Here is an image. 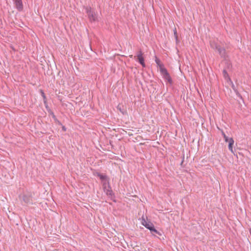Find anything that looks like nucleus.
<instances>
[{
    "mask_svg": "<svg viewBox=\"0 0 251 251\" xmlns=\"http://www.w3.org/2000/svg\"><path fill=\"white\" fill-rule=\"evenodd\" d=\"M85 11L88 14V18L90 21H95L97 19V14L91 11V8L90 7H86L85 8Z\"/></svg>",
    "mask_w": 251,
    "mask_h": 251,
    "instance_id": "obj_1",
    "label": "nucleus"
},
{
    "mask_svg": "<svg viewBox=\"0 0 251 251\" xmlns=\"http://www.w3.org/2000/svg\"><path fill=\"white\" fill-rule=\"evenodd\" d=\"M141 223L145 227L149 229L151 231L153 230L154 226L153 224L151 222L146 220L144 216L142 217Z\"/></svg>",
    "mask_w": 251,
    "mask_h": 251,
    "instance_id": "obj_2",
    "label": "nucleus"
},
{
    "mask_svg": "<svg viewBox=\"0 0 251 251\" xmlns=\"http://www.w3.org/2000/svg\"><path fill=\"white\" fill-rule=\"evenodd\" d=\"M215 48L218 50V53L222 57H225L226 55V50L223 48L220 47L218 45H215Z\"/></svg>",
    "mask_w": 251,
    "mask_h": 251,
    "instance_id": "obj_3",
    "label": "nucleus"
},
{
    "mask_svg": "<svg viewBox=\"0 0 251 251\" xmlns=\"http://www.w3.org/2000/svg\"><path fill=\"white\" fill-rule=\"evenodd\" d=\"M137 59L140 64L143 67H145V64L144 62V59L142 56V51L140 50L137 55Z\"/></svg>",
    "mask_w": 251,
    "mask_h": 251,
    "instance_id": "obj_4",
    "label": "nucleus"
},
{
    "mask_svg": "<svg viewBox=\"0 0 251 251\" xmlns=\"http://www.w3.org/2000/svg\"><path fill=\"white\" fill-rule=\"evenodd\" d=\"M14 2L18 10L19 11L22 10L23 6L22 0H14Z\"/></svg>",
    "mask_w": 251,
    "mask_h": 251,
    "instance_id": "obj_5",
    "label": "nucleus"
},
{
    "mask_svg": "<svg viewBox=\"0 0 251 251\" xmlns=\"http://www.w3.org/2000/svg\"><path fill=\"white\" fill-rule=\"evenodd\" d=\"M23 201L26 203H31V198L30 196L24 195L23 197Z\"/></svg>",
    "mask_w": 251,
    "mask_h": 251,
    "instance_id": "obj_6",
    "label": "nucleus"
},
{
    "mask_svg": "<svg viewBox=\"0 0 251 251\" xmlns=\"http://www.w3.org/2000/svg\"><path fill=\"white\" fill-rule=\"evenodd\" d=\"M99 176L100 177V179L103 182V185H106V183L108 182L107 176H106L102 175H100Z\"/></svg>",
    "mask_w": 251,
    "mask_h": 251,
    "instance_id": "obj_7",
    "label": "nucleus"
},
{
    "mask_svg": "<svg viewBox=\"0 0 251 251\" xmlns=\"http://www.w3.org/2000/svg\"><path fill=\"white\" fill-rule=\"evenodd\" d=\"M234 144V140L232 138H230L228 144V149L231 151V152H233L232 145Z\"/></svg>",
    "mask_w": 251,
    "mask_h": 251,
    "instance_id": "obj_8",
    "label": "nucleus"
},
{
    "mask_svg": "<svg viewBox=\"0 0 251 251\" xmlns=\"http://www.w3.org/2000/svg\"><path fill=\"white\" fill-rule=\"evenodd\" d=\"M160 72H161L162 75H163V77L165 75L168 74L167 70L166 69H165L164 68H163V66H161L160 67Z\"/></svg>",
    "mask_w": 251,
    "mask_h": 251,
    "instance_id": "obj_9",
    "label": "nucleus"
},
{
    "mask_svg": "<svg viewBox=\"0 0 251 251\" xmlns=\"http://www.w3.org/2000/svg\"><path fill=\"white\" fill-rule=\"evenodd\" d=\"M165 79H166L168 82H169L170 83H171L172 82V79H171V78L169 74H167V75H165L163 77Z\"/></svg>",
    "mask_w": 251,
    "mask_h": 251,
    "instance_id": "obj_10",
    "label": "nucleus"
},
{
    "mask_svg": "<svg viewBox=\"0 0 251 251\" xmlns=\"http://www.w3.org/2000/svg\"><path fill=\"white\" fill-rule=\"evenodd\" d=\"M151 233L152 234V235H154V234H158V235H161V233L159 231H157V230L154 228V227H153V230H151Z\"/></svg>",
    "mask_w": 251,
    "mask_h": 251,
    "instance_id": "obj_11",
    "label": "nucleus"
},
{
    "mask_svg": "<svg viewBox=\"0 0 251 251\" xmlns=\"http://www.w3.org/2000/svg\"><path fill=\"white\" fill-rule=\"evenodd\" d=\"M155 61L156 63L157 64V65H158L160 67L161 66H163L160 62V60L159 59H158L156 57Z\"/></svg>",
    "mask_w": 251,
    "mask_h": 251,
    "instance_id": "obj_12",
    "label": "nucleus"
},
{
    "mask_svg": "<svg viewBox=\"0 0 251 251\" xmlns=\"http://www.w3.org/2000/svg\"><path fill=\"white\" fill-rule=\"evenodd\" d=\"M105 192L107 195H109L110 196L112 195V191L110 190L109 188H108L107 189H106Z\"/></svg>",
    "mask_w": 251,
    "mask_h": 251,
    "instance_id": "obj_13",
    "label": "nucleus"
},
{
    "mask_svg": "<svg viewBox=\"0 0 251 251\" xmlns=\"http://www.w3.org/2000/svg\"><path fill=\"white\" fill-rule=\"evenodd\" d=\"M218 45L217 43H215L214 42H210V46L211 48H212L214 49H216L215 48V45Z\"/></svg>",
    "mask_w": 251,
    "mask_h": 251,
    "instance_id": "obj_14",
    "label": "nucleus"
},
{
    "mask_svg": "<svg viewBox=\"0 0 251 251\" xmlns=\"http://www.w3.org/2000/svg\"><path fill=\"white\" fill-rule=\"evenodd\" d=\"M223 135L224 136L225 141L226 142H229V139L228 138V137L226 135V134L224 132H223Z\"/></svg>",
    "mask_w": 251,
    "mask_h": 251,
    "instance_id": "obj_15",
    "label": "nucleus"
},
{
    "mask_svg": "<svg viewBox=\"0 0 251 251\" xmlns=\"http://www.w3.org/2000/svg\"><path fill=\"white\" fill-rule=\"evenodd\" d=\"M223 74L225 78L228 77V74H227L225 70L223 71Z\"/></svg>",
    "mask_w": 251,
    "mask_h": 251,
    "instance_id": "obj_16",
    "label": "nucleus"
},
{
    "mask_svg": "<svg viewBox=\"0 0 251 251\" xmlns=\"http://www.w3.org/2000/svg\"><path fill=\"white\" fill-rule=\"evenodd\" d=\"M174 34H175V35L176 36V40H177V35H176V29H175L174 30Z\"/></svg>",
    "mask_w": 251,
    "mask_h": 251,
    "instance_id": "obj_17",
    "label": "nucleus"
},
{
    "mask_svg": "<svg viewBox=\"0 0 251 251\" xmlns=\"http://www.w3.org/2000/svg\"><path fill=\"white\" fill-rule=\"evenodd\" d=\"M231 86H232V88H233V89L236 91V90H235V86L233 84V83H232V82L231 81Z\"/></svg>",
    "mask_w": 251,
    "mask_h": 251,
    "instance_id": "obj_18",
    "label": "nucleus"
},
{
    "mask_svg": "<svg viewBox=\"0 0 251 251\" xmlns=\"http://www.w3.org/2000/svg\"><path fill=\"white\" fill-rule=\"evenodd\" d=\"M42 96L43 97L45 98V95H44V93L43 92L42 93Z\"/></svg>",
    "mask_w": 251,
    "mask_h": 251,
    "instance_id": "obj_19",
    "label": "nucleus"
},
{
    "mask_svg": "<svg viewBox=\"0 0 251 251\" xmlns=\"http://www.w3.org/2000/svg\"><path fill=\"white\" fill-rule=\"evenodd\" d=\"M63 129L64 130H66V129H65V128L64 127H63Z\"/></svg>",
    "mask_w": 251,
    "mask_h": 251,
    "instance_id": "obj_20",
    "label": "nucleus"
}]
</instances>
